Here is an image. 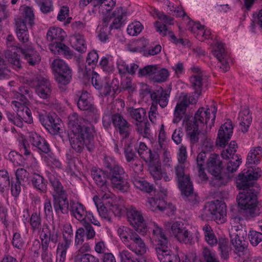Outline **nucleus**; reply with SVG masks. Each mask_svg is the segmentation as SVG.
<instances>
[{
    "instance_id": "nucleus-1",
    "label": "nucleus",
    "mask_w": 262,
    "mask_h": 262,
    "mask_svg": "<svg viewBox=\"0 0 262 262\" xmlns=\"http://www.w3.org/2000/svg\"><path fill=\"white\" fill-rule=\"evenodd\" d=\"M261 170L258 167H251L248 169H244L237 176L236 187L243 190L237 196L236 200L240 207V212L246 219L250 220L259 215L258 208L257 194L258 187L255 182L260 177Z\"/></svg>"
},
{
    "instance_id": "nucleus-2",
    "label": "nucleus",
    "mask_w": 262,
    "mask_h": 262,
    "mask_svg": "<svg viewBox=\"0 0 262 262\" xmlns=\"http://www.w3.org/2000/svg\"><path fill=\"white\" fill-rule=\"evenodd\" d=\"M87 120L76 113L68 116V126L71 130L69 141L71 148L77 154L83 152L85 147L89 151L95 148L94 130L85 125Z\"/></svg>"
},
{
    "instance_id": "nucleus-3",
    "label": "nucleus",
    "mask_w": 262,
    "mask_h": 262,
    "mask_svg": "<svg viewBox=\"0 0 262 262\" xmlns=\"http://www.w3.org/2000/svg\"><path fill=\"white\" fill-rule=\"evenodd\" d=\"M104 165L108 170L107 171V177L111 181L112 187L121 192H127L130 185L128 176L123 168L114 159L110 157H105Z\"/></svg>"
},
{
    "instance_id": "nucleus-4",
    "label": "nucleus",
    "mask_w": 262,
    "mask_h": 262,
    "mask_svg": "<svg viewBox=\"0 0 262 262\" xmlns=\"http://www.w3.org/2000/svg\"><path fill=\"white\" fill-rule=\"evenodd\" d=\"M78 99L77 105L81 111L86 112L88 119L92 122L97 123L100 118V112L93 101L89 93L86 91L81 90L76 94Z\"/></svg>"
},
{
    "instance_id": "nucleus-5",
    "label": "nucleus",
    "mask_w": 262,
    "mask_h": 262,
    "mask_svg": "<svg viewBox=\"0 0 262 262\" xmlns=\"http://www.w3.org/2000/svg\"><path fill=\"white\" fill-rule=\"evenodd\" d=\"M206 165L208 172L214 177L211 181L213 186L219 187L227 184L228 179L222 174V162L218 155L211 154Z\"/></svg>"
},
{
    "instance_id": "nucleus-6",
    "label": "nucleus",
    "mask_w": 262,
    "mask_h": 262,
    "mask_svg": "<svg viewBox=\"0 0 262 262\" xmlns=\"http://www.w3.org/2000/svg\"><path fill=\"white\" fill-rule=\"evenodd\" d=\"M14 107L16 114L13 112L6 111V115L8 120L13 124L22 127L23 122L28 124L33 123V117L29 108L22 106L19 103L14 102Z\"/></svg>"
},
{
    "instance_id": "nucleus-7",
    "label": "nucleus",
    "mask_w": 262,
    "mask_h": 262,
    "mask_svg": "<svg viewBox=\"0 0 262 262\" xmlns=\"http://www.w3.org/2000/svg\"><path fill=\"white\" fill-rule=\"evenodd\" d=\"M211 108L212 114V116L211 115L209 108L200 107L195 113L193 117H192L191 119H188L186 121L193 122L198 127L203 126L209 123V126L211 127L213 125L216 118L217 107L215 105L213 104L211 106Z\"/></svg>"
},
{
    "instance_id": "nucleus-8",
    "label": "nucleus",
    "mask_w": 262,
    "mask_h": 262,
    "mask_svg": "<svg viewBox=\"0 0 262 262\" xmlns=\"http://www.w3.org/2000/svg\"><path fill=\"white\" fill-rule=\"evenodd\" d=\"M203 213L209 219L222 223L224 222V216L226 214L225 205L219 201L208 202L204 206Z\"/></svg>"
},
{
    "instance_id": "nucleus-9",
    "label": "nucleus",
    "mask_w": 262,
    "mask_h": 262,
    "mask_svg": "<svg viewBox=\"0 0 262 262\" xmlns=\"http://www.w3.org/2000/svg\"><path fill=\"white\" fill-rule=\"evenodd\" d=\"M52 67L55 72V79L58 83L67 85L71 81L72 70L63 60L60 59L54 60L52 62Z\"/></svg>"
},
{
    "instance_id": "nucleus-10",
    "label": "nucleus",
    "mask_w": 262,
    "mask_h": 262,
    "mask_svg": "<svg viewBox=\"0 0 262 262\" xmlns=\"http://www.w3.org/2000/svg\"><path fill=\"white\" fill-rule=\"evenodd\" d=\"M139 77L148 76L154 82L165 81L169 76V72L166 69L158 70L155 65H148L139 69Z\"/></svg>"
},
{
    "instance_id": "nucleus-11",
    "label": "nucleus",
    "mask_w": 262,
    "mask_h": 262,
    "mask_svg": "<svg viewBox=\"0 0 262 262\" xmlns=\"http://www.w3.org/2000/svg\"><path fill=\"white\" fill-rule=\"evenodd\" d=\"M127 216L130 224L136 231L142 233L147 232L146 223L141 211L130 206L127 209Z\"/></svg>"
},
{
    "instance_id": "nucleus-12",
    "label": "nucleus",
    "mask_w": 262,
    "mask_h": 262,
    "mask_svg": "<svg viewBox=\"0 0 262 262\" xmlns=\"http://www.w3.org/2000/svg\"><path fill=\"white\" fill-rule=\"evenodd\" d=\"M112 122L115 130L123 139L129 137L132 131V125L122 115L118 113L112 114Z\"/></svg>"
},
{
    "instance_id": "nucleus-13",
    "label": "nucleus",
    "mask_w": 262,
    "mask_h": 262,
    "mask_svg": "<svg viewBox=\"0 0 262 262\" xmlns=\"http://www.w3.org/2000/svg\"><path fill=\"white\" fill-rule=\"evenodd\" d=\"M39 119L42 125L51 134L55 135L59 133L62 121L55 114H39Z\"/></svg>"
},
{
    "instance_id": "nucleus-14",
    "label": "nucleus",
    "mask_w": 262,
    "mask_h": 262,
    "mask_svg": "<svg viewBox=\"0 0 262 262\" xmlns=\"http://www.w3.org/2000/svg\"><path fill=\"white\" fill-rule=\"evenodd\" d=\"M69 212L72 216L79 222H84L86 219L93 217V213L86 210L85 206L79 201L71 199Z\"/></svg>"
},
{
    "instance_id": "nucleus-15",
    "label": "nucleus",
    "mask_w": 262,
    "mask_h": 262,
    "mask_svg": "<svg viewBox=\"0 0 262 262\" xmlns=\"http://www.w3.org/2000/svg\"><path fill=\"white\" fill-rule=\"evenodd\" d=\"M54 210L55 214L60 216L68 214L71 205V200H68V194L52 195Z\"/></svg>"
},
{
    "instance_id": "nucleus-16",
    "label": "nucleus",
    "mask_w": 262,
    "mask_h": 262,
    "mask_svg": "<svg viewBox=\"0 0 262 262\" xmlns=\"http://www.w3.org/2000/svg\"><path fill=\"white\" fill-rule=\"evenodd\" d=\"M171 230L174 237L180 243L185 244L190 243L192 239L190 232L184 226L181 222H174L171 226Z\"/></svg>"
},
{
    "instance_id": "nucleus-17",
    "label": "nucleus",
    "mask_w": 262,
    "mask_h": 262,
    "mask_svg": "<svg viewBox=\"0 0 262 262\" xmlns=\"http://www.w3.org/2000/svg\"><path fill=\"white\" fill-rule=\"evenodd\" d=\"M233 125L230 120H228L219 130L215 144L217 147H225L233 133Z\"/></svg>"
},
{
    "instance_id": "nucleus-18",
    "label": "nucleus",
    "mask_w": 262,
    "mask_h": 262,
    "mask_svg": "<svg viewBox=\"0 0 262 262\" xmlns=\"http://www.w3.org/2000/svg\"><path fill=\"white\" fill-rule=\"evenodd\" d=\"M32 86L35 88L36 93L41 98L47 99L51 94L50 81L41 76H37L33 79Z\"/></svg>"
},
{
    "instance_id": "nucleus-19",
    "label": "nucleus",
    "mask_w": 262,
    "mask_h": 262,
    "mask_svg": "<svg viewBox=\"0 0 262 262\" xmlns=\"http://www.w3.org/2000/svg\"><path fill=\"white\" fill-rule=\"evenodd\" d=\"M213 54L219 60L217 67L222 69L224 72L228 71L230 68L228 62L229 55L226 51L222 43H217L213 51Z\"/></svg>"
},
{
    "instance_id": "nucleus-20",
    "label": "nucleus",
    "mask_w": 262,
    "mask_h": 262,
    "mask_svg": "<svg viewBox=\"0 0 262 262\" xmlns=\"http://www.w3.org/2000/svg\"><path fill=\"white\" fill-rule=\"evenodd\" d=\"M149 93L152 101L151 104H156V106L159 104L162 108L167 106L170 96L168 90L160 86L156 90L149 91Z\"/></svg>"
},
{
    "instance_id": "nucleus-21",
    "label": "nucleus",
    "mask_w": 262,
    "mask_h": 262,
    "mask_svg": "<svg viewBox=\"0 0 262 262\" xmlns=\"http://www.w3.org/2000/svg\"><path fill=\"white\" fill-rule=\"evenodd\" d=\"M19 51L29 66H34L38 64L41 60L39 54L34 50L32 44L24 45L23 48H19Z\"/></svg>"
},
{
    "instance_id": "nucleus-22",
    "label": "nucleus",
    "mask_w": 262,
    "mask_h": 262,
    "mask_svg": "<svg viewBox=\"0 0 262 262\" xmlns=\"http://www.w3.org/2000/svg\"><path fill=\"white\" fill-rule=\"evenodd\" d=\"M98 54L95 51L90 52L86 57L85 65L83 68H80L79 73L82 77L89 79L91 75V71H93L98 60Z\"/></svg>"
},
{
    "instance_id": "nucleus-23",
    "label": "nucleus",
    "mask_w": 262,
    "mask_h": 262,
    "mask_svg": "<svg viewBox=\"0 0 262 262\" xmlns=\"http://www.w3.org/2000/svg\"><path fill=\"white\" fill-rule=\"evenodd\" d=\"M156 249L157 256L160 262H178L179 259V256L173 253L169 250L167 243L160 245Z\"/></svg>"
},
{
    "instance_id": "nucleus-24",
    "label": "nucleus",
    "mask_w": 262,
    "mask_h": 262,
    "mask_svg": "<svg viewBox=\"0 0 262 262\" xmlns=\"http://www.w3.org/2000/svg\"><path fill=\"white\" fill-rule=\"evenodd\" d=\"M174 173L180 189L192 184L189 174L186 172L185 164L178 163L174 167Z\"/></svg>"
},
{
    "instance_id": "nucleus-25",
    "label": "nucleus",
    "mask_w": 262,
    "mask_h": 262,
    "mask_svg": "<svg viewBox=\"0 0 262 262\" xmlns=\"http://www.w3.org/2000/svg\"><path fill=\"white\" fill-rule=\"evenodd\" d=\"M29 140L33 146L38 149V152L46 154L50 152L51 148L48 142L36 133H30Z\"/></svg>"
},
{
    "instance_id": "nucleus-26",
    "label": "nucleus",
    "mask_w": 262,
    "mask_h": 262,
    "mask_svg": "<svg viewBox=\"0 0 262 262\" xmlns=\"http://www.w3.org/2000/svg\"><path fill=\"white\" fill-rule=\"evenodd\" d=\"M101 197L105 205L114 213V216L119 215L120 214L121 209L118 204L117 197L110 191L108 189L106 191H102Z\"/></svg>"
},
{
    "instance_id": "nucleus-27",
    "label": "nucleus",
    "mask_w": 262,
    "mask_h": 262,
    "mask_svg": "<svg viewBox=\"0 0 262 262\" xmlns=\"http://www.w3.org/2000/svg\"><path fill=\"white\" fill-rule=\"evenodd\" d=\"M126 247L137 255H142L146 252L147 247L144 241L136 233L126 245Z\"/></svg>"
},
{
    "instance_id": "nucleus-28",
    "label": "nucleus",
    "mask_w": 262,
    "mask_h": 262,
    "mask_svg": "<svg viewBox=\"0 0 262 262\" xmlns=\"http://www.w3.org/2000/svg\"><path fill=\"white\" fill-rule=\"evenodd\" d=\"M136 149L140 158L147 163L155 162L158 159L157 152L148 148L144 142H140Z\"/></svg>"
},
{
    "instance_id": "nucleus-29",
    "label": "nucleus",
    "mask_w": 262,
    "mask_h": 262,
    "mask_svg": "<svg viewBox=\"0 0 262 262\" xmlns=\"http://www.w3.org/2000/svg\"><path fill=\"white\" fill-rule=\"evenodd\" d=\"M66 36V32L60 28L52 27L50 28L47 33V38L48 40L51 41L53 44L51 46V50L53 51V48H55V45L62 42Z\"/></svg>"
},
{
    "instance_id": "nucleus-30",
    "label": "nucleus",
    "mask_w": 262,
    "mask_h": 262,
    "mask_svg": "<svg viewBox=\"0 0 262 262\" xmlns=\"http://www.w3.org/2000/svg\"><path fill=\"white\" fill-rule=\"evenodd\" d=\"M113 21L110 25V29H119L124 23L126 18V11L122 7L117 8L112 13Z\"/></svg>"
},
{
    "instance_id": "nucleus-31",
    "label": "nucleus",
    "mask_w": 262,
    "mask_h": 262,
    "mask_svg": "<svg viewBox=\"0 0 262 262\" xmlns=\"http://www.w3.org/2000/svg\"><path fill=\"white\" fill-rule=\"evenodd\" d=\"M105 175V171L101 169H92V177L97 185L100 188L102 191H106L108 189V184L107 183Z\"/></svg>"
},
{
    "instance_id": "nucleus-32",
    "label": "nucleus",
    "mask_w": 262,
    "mask_h": 262,
    "mask_svg": "<svg viewBox=\"0 0 262 262\" xmlns=\"http://www.w3.org/2000/svg\"><path fill=\"white\" fill-rule=\"evenodd\" d=\"M188 106L186 96L183 97H180L179 100L176 106L174 111V118L172 121L174 123H178L181 121L185 115Z\"/></svg>"
},
{
    "instance_id": "nucleus-33",
    "label": "nucleus",
    "mask_w": 262,
    "mask_h": 262,
    "mask_svg": "<svg viewBox=\"0 0 262 262\" xmlns=\"http://www.w3.org/2000/svg\"><path fill=\"white\" fill-rule=\"evenodd\" d=\"M62 241L59 244L70 246L73 240L74 233L72 226L69 222L64 223L61 228Z\"/></svg>"
},
{
    "instance_id": "nucleus-34",
    "label": "nucleus",
    "mask_w": 262,
    "mask_h": 262,
    "mask_svg": "<svg viewBox=\"0 0 262 262\" xmlns=\"http://www.w3.org/2000/svg\"><path fill=\"white\" fill-rule=\"evenodd\" d=\"M182 194L185 197V201L190 204V205H196L199 202V197L193 192L192 184L187 185L186 188L180 189Z\"/></svg>"
},
{
    "instance_id": "nucleus-35",
    "label": "nucleus",
    "mask_w": 262,
    "mask_h": 262,
    "mask_svg": "<svg viewBox=\"0 0 262 262\" xmlns=\"http://www.w3.org/2000/svg\"><path fill=\"white\" fill-rule=\"evenodd\" d=\"M219 251L222 259L227 260L229 257V254L231 252V245L226 238L220 237L218 241Z\"/></svg>"
},
{
    "instance_id": "nucleus-36",
    "label": "nucleus",
    "mask_w": 262,
    "mask_h": 262,
    "mask_svg": "<svg viewBox=\"0 0 262 262\" xmlns=\"http://www.w3.org/2000/svg\"><path fill=\"white\" fill-rule=\"evenodd\" d=\"M31 183L33 187L40 192L45 193L47 191L48 181L40 174L36 172L33 173Z\"/></svg>"
},
{
    "instance_id": "nucleus-37",
    "label": "nucleus",
    "mask_w": 262,
    "mask_h": 262,
    "mask_svg": "<svg viewBox=\"0 0 262 262\" xmlns=\"http://www.w3.org/2000/svg\"><path fill=\"white\" fill-rule=\"evenodd\" d=\"M93 200L100 216L108 221L111 222L112 216L114 215V213L111 210L108 209L107 207L104 205L103 203L101 202L99 203L98 202L99 198L97 196H94Z\"/></svg>"
},
{
    "instance_id": "nucleus-38",
    "label": "nucleus",
    "mask_w": 262,
    "mask_h": 262,
    "mask_svg": "<svg viewBox=\"0 0 262 262\" xmlns=\"http://www.w3.org/2000/svg\"><path fill=\"white\" fill-rule=\"evenodd\" d=\"M5 56L13 69L15 70L21 69V62L16 51L7 49L5 52Z\"/></svg>"
},
{
    "instance_id": "nucleus-39",
    "label": "nucleus",
    "mask_w": 262,
    "mask_h": 262,
    "mask_svg": "<svg viewBox=\"0 0 262 262\" xmlns=\"http://www.w3.org/2000/svg\"><path fill=\"white\" fill-rule=\"evenodd\" d=\"M205 79L202 77L200 74L193 75L190 77L191 86L194 90V94L198 97L201 94L202 86L205 83Z\"/></svg>"
},
{
    "instance_id": "nucleus-40",
    "label": "nucleus",
    "mask_w": 262,
    "mask_h": 262,
    "mask_svg": "<svg viewBox=\"0 0 262 262\" xmlns=\"http://www.w3.org/2000/svg\"><path fill=\"white\" fill-rule=\"evenodd\" d=\"M186 127L187 135L191 143L194 144L199 141L200 131L199 127L193 122L186 121Z\"/></svg>"
},
{
    "instance_id": "nucleus-41",
    "label": "nucleus",
    "mask_w": 262,
    "mask_h": 262,
    "mask_svg": "<svg viewBox=\"0 0 262 262\" xmlns=\"http://www.w3.org/2000/svg\"><path fill=\"white\" fill-rule=\"evenodd\" d=\"M21 19L27 23L29 27H33L35 25V15L33 9L29 6H23L21 7Z\"/></svg>"
},
{
    "instance_id": "nucleus-42",
    "label": "nucleus",
    "mask_w": 262,
    "mask_h": 262,
    "mask_svg": "<svg viewBox=\"0 0 262 262\" xmlns=\"http://www.w3.org/2000/svg\"><path fill=\"white\" fill-rule=\"evenodd\" d=\"M133 183L136 188L143 192L149 193L154 190L153 184H150L143 178H134Z\"/></svg>"
},
{
    "instance_id": "nucleus-43",
    "label": "nucleus",
    "mask_w": 262,
    "mask_h": 262,
    "mask_svg": "<svg viewBox=\"0 0 262 262\" xmlns=\"http://www.w3.org/2000/svg\"><path fill=\"white\" fill-rule=\"evenodd\" d=\"M262 155V148L260 146L251 149L247 158L248 164H257L259 163Z\"/></svg>"
},
{
    "instance_id": "nucleus-44",
    "label": "nucleus",
    "mask_w": 262,
    "mask_h": 262,
    "mask_svg": "<svg viewBox=\"0 0 262 262\" xmlns=\"http://www.w3.org/2000/svg\"><path fill=\"white\" fill-rule=\"evenodd\" d=\"M118 234L122 242L126 246L136 232L128 227L122 226L118 228Z\"/></svg>"
},
{
    "instance_id": "nucleus-45",
    "label": "nucleus",
    "mask_w": 262,
    "mask_h": 262,
    "mask_svg": "<svg viewBox=\"0 0 262 262\" xmlns=\"http://www.w3.org/2000/svg\"><path fill=\"white\" fill-rule=\"evenodd\" d=\"M154 26L156 31L159 32L160 34L162 36H166L168 32V35L170 37V41L175 43L177 38L171 30H168L167 27L165 24H162L159 21H156L154 23Z\"/></svg>"
},
{
    "instance_id": "nucleus-46",
    "label": "nucleus",
    "mask_w": 262,
    "mask_h": 262,
    "mask_svg": "<svg viewBox=\"0 0 262 262\" xmlns=\"http://www.w3.org/2000/svg\"><path fill=\"white\" fill-rule=\"evenodd\" d=\"M49 180L54 190L52 195L67 194L66 190L64 189L63 185L58 178L53 175H51L49 177Z\"/></svg>"
},
{
    "instance_id": "nucleus-47",
    "label": "nucleus",
    "mask_w": 262,
    "mask_h": 262,
    "mask_svg": "<svg viewBox=\"0 0 262 262\" xmlns=\"http://www.w3.org/2000/svg\"><path fill=\"white\" fill-rule=\"evenodd\" d=\"M129 113L131 118L135 120L137 122L147 121L146 111L143 107L129 108Z\"/></svg>"
},
{
    "instance_id": "nucleus-48",
    "label": "nucleus",
    "mask_w": 262,
    "mask_h": 262,
    "mask_svg": "<svg viewBox=\"0 0 262 262\" xmlns=\"http://www.w3.org/2000/svg\"><path fill=\"white\" fill-rule=\"evenodd\" d=\"M239 124L243 133H246L252 121L251 116L247 110L243 111L239 115Z\"/></svg>"
},
{
    "instance_id": "nucleus-49",
    "label": "nucleus",
    "mask_w": 262,
    "mask_h": 262,
    "mask_svg": "<svg viewBox=\"0 0 262 262\" xmlns=\"http://www.w3.org/2000/svg\"><path fill=\"white\" fill-rule=\"evenodd\" d=\"M153 234L157 237L156 239V249L160 247V245L163 244L165 242L167 243V246L170 245V243L169 242L168 239L166 235L163 232V230L161 228L159 227L157 225H155L154 226V228L152 230Z\"/></svg>"
},
{
    "instance_id": "nucleus-50",
    "label": "nucleus",
    "mask_w": 262,
    "mask_h": 262,
    "mask_svg": "<svg viewBox=\"0 0 262 262\" xmlns=\"http://www.w3.org/2000/svg\"><path fill=\"white\" fill-rule=\"evenodd\" d=\"M39 238H47L49 239L51 238L52 242L56 244L58 241V233L57 231L51 232L49 229V226L46 225L45 227L44 226L43 228L41 229L40 231H39Z\"/></svg>"
},
{
    "instance_id": "nucleus-51",
    "label": "nucleus",
    "mask_w": 262,
    "mask_h": 262,
    "mask_svg": "<svg viewBox=\"0 0 262 262\" xmlns=\"http://www.w3.org/2000/svg\"><path fill=\"white\" fill-rule=\"evenodd\" d=\"M72 39L74 40L73 46L76 51L80 53L86 52V46L82 35L79 33L75 34Z\"/></svg>"
},
{
    "instance_id": "nucleus-52",
    "label": "nucleus",
    "mask_w": 262,
    "mask_h": 262,
    "mask_svg": "<svg viewBox=\"0 0 262 262\" xmlns=\"http://www.w3.org/2000/svg\"><path fill=\"white\" fill-rule=\"evenodd\" d=\"M149 170L155 181L161 180L162 178L161 166L158 159L155 162L149 163Z\"/></svg>"
},
{
    "instance_id": "nucleus-53",
    "label": "nucleus",
    "mask_w": 262,
    "mask_h": 262,
    "mask_svg": "<svg viewBox=\"0 0 262 262\" xmlns=\"http://www.w3.org/2000/svg\"><path fill=\"white\" fill-rule=\"evenodd\" d=\"M238 147L237 144L235 141H232L228 148L223 150L221 154L222 157L224 159H231L234 160L235 158V154L237 148Z\"/></svg>"
},
{
    "instance_id": "nucleus-54",
    "label": "nucleus",
    "mask_w": 262,
    "mask_h": 262,
    "mask_svg": "<svg viewBox=\"0 0 262 262\" xmlns=\"http://www.w3.org/2000/svg\"><path fill=\"white\" fill-rule=\"evenodd\" d=\"M203 230L205 239L208 244L213 246L218 243L219 239L216 238L211 227L208 224L205 225L203 227Z\"/></svg>"
},
{
    "instance_id": "nucleus-55",
    "label": "nucleus",
    "mask_w": 262,
    "mask_h": 262,
    "mask_svg": "<svg viewBox=\"0 0 262 262\" xmlns=\"http://www.w3.org/2000/svg\"><path fill=\"white\" fill-rule=\"evenodd\" d=\"M30 225L33 232L39 231L41 229V218L39 213L33 212L29 220Z\"/></svg>"
},
{
    "instance_id": "nucleus-56",
    "label": "nucleus",
    "mask_w": 262,
    "mask_h": 262,
    "mask_svg": "<svg viewBox=\"0 0 262 262\" xmlns=\"http://www.w3.org/2000/svg\"><path fill=\"white\" fill-rule=\"evenodd\" d=\"M115 5L116 1L114 0H95L93 2L94 7H98L102 10L105 9L107 12L110 11Z\"/></svg>"
},
{
    "instance_id": "nucleus-57",
    "label": "nucleus",
    "mask_w": 262,
    "mask_h": 262,
    "mask_svg": "<svg viewBox=\"0 0 262 262\" xmlns=\"http://www.w3.org/2000/svg\"><path fill=\"white\" fill-rule=\"evenodd\" d=\"M25 237L22 236L19 231H14L12 239V245L18 249H22L25 244Z\"/></svg>"
},
{
    "instance_id": "nucleus-58",
    "label": "nucleus",
    "mask_w": 262,
    "mask_h": 262,
    "mask_svg": "<svg viewBox=\"0 0 262 262\" xmlns=\"http://www.w3.org/2000/svg\"><path fill=\"white\" fill-rule=\"evenodd\" d=\"M112 89L113 91V95H114L118 91L119 81L117 79H113L111 85H110L108 83H106L103 89L102 95L104 96L110 95L112 92Z\"/></svg>"
},
{
    "instance_id": "nucleus-59",
    "label": "nucleus",
    "mask_w": 262,
    "mask_h": 262,
    "mask_svg": "<svg viewBox=\"0 0 262 262\" xmlns=\"http://www.w3.org/2000/svg\"><path fill=\"white\" fill-rule=\"evenodd\" d=\"M74 262H99L98 258L91 254H76L74 258Z\"/></svg>"
},
{
    "instance_id": "nucleus-60",
    "label": "nucleus",
    "mask_w": 262,
    "mask_h": 262,
    "mask_svg": "<svg viewBox=\"0 0 262 262\" xmlns=\"http://www.w3.org/2000/svg\"><path fill=\"white\" fill-rule=\"evenodd\" d=\"M143 28V25L139 21H135L129 25L127 28V32L128 34L132 36H135L139 34Z\"/></svg>"
},
{
    "instance_id": "nucleus-61",
    "label": "nucleus",
    "mask_w": 262,
    "mask_h": 262,
    "mask_svg": "<svg viewBox=\"0 0 262 262\" xmlns=\"http://www.w3.org/2000/svg\"><path fill=\"white\" fill-rule=\"evenodd\" d=\"M248 237L250 243L256 246L262 241V233L253 230H250L248 233Z\"/></svg>"
},
{
    "instance_id": "nucleus-62",
    "label": "nucleus",
    "mask_w": 262,
    "mask_h": 262,
    "mask_svg": "<svg viewBox=\"0 0 262 262\" xmlns=\"http://www.w3.org/2000/svg\"><path fill=\"white\" fill-rule=\"evenodd\" d=\"M53 205L52 204L51 200L50 198L47 197L45 199L43 203V211L46 218L51 217L53 220Z\"/></svg>"
},
{
    "instance_id": "nucleus-63",
    "label": "nucleus",
    "mask_w": 262,
    "mask_h": 262,
    "mask_svg": "<svg viewBox=\"0 0 262 262\" xmlns=\"http://www.w3.org/2000/svg\"><path fill=\"white\" fill-rule=\"evenodd\" d=\"M121 262H139V259L133 258L132 254L127 250H123L119 252Z\"/></svg>"
},
{
    "instance_id": "nucleus-64",
    "label": "nucleus",
    "mask_w": 262,
    "mask_h": 262,
    "mask_svg": "<svg viewBox=\"0 0 262 262\" xmlns=\"http://www.w3.org/2000/svg\"><path fill=\"white\" fill-rule=\"evenodd\" d=\"M202 254L206 262H219L216 254L207 247L203 249Z\"/></svg>"
}]
</instances>
